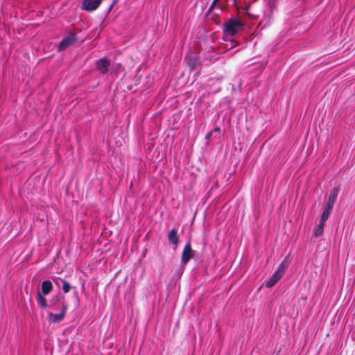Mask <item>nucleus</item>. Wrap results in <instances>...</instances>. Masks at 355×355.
<instances>
[{"instance_id":"nucleus-7","label":"nucleus","mask_w":355,"mask_h":355,"mask_svg":"<svg viewBox=\"0 0 355 355\" xmlns=\"http://www.w3.org/2000/svg\"><path fill=\"white\" fill-rule=\"evenodd\" d=\"M75 42V35L70 34L64 37L60 43L59 48L60 50L64 49L71 45Z\"/></svg>"},{"instance_id":"nucleus-14","label":"nucleus","mask_w":355,"mask_h":355,"mask_svg":"<svg viewBox=\"0 0 355 355\" xmlns=\"http://www.w3.org/2000/svg\"><path fill=\"white\" fill-rule=\"evenodd\" d=\"M60 301V297L58 295L54 296L49 302V304H48L47 308H53L57 305V304Z\"/></svg>"},{"instance_id":"nucleus-2","label":"nucleus","mask_w":355,"mask_h":355,"mask_svg":"<svg viewBox=\"0 0 355 355\" xmlns=\"http://www.w3.org/2000/svg\"><path fill=\"white\" fill-rule=\"evenodd\" d=\"M287 257L284 259V260L279 266L277 271L271 276V277L266 281L265 285L267 288L272 287L282 278L290 262V261L288 259L287 260Z\"/></svg>"},{"instance_id":"nucleus-13","label":"nucleus","mask_w":355,"mask_h":355,"mask_svg":"<svg viewBox=\"0 0 355 355\" xmlns=\"http://www.w3.org/2000/svg\"><path fill=\"white\" fill-rule=\"evenodd\" d=\"M331 210V209H328L327 207H325L324 210L322 214L320 221H321L322 223H325L329 216Z\"/></svg>"},{"instance_id":"nucleus-11","label":"nucleus","mask_w":355,"mask_h":355,"mask_svg":"<svg viewBox=\"0 0 355 355\" xmlns=\"http://www.w3.org/2000/svg\"><path fill=\"white\" fill-rule=\"evenodd\" d=\"M324 223H322L320 221V223L314 228V236L319 237L320 236L324 230Z\"/></svg>"},{"instance_id":"nucleus-10","label":"nucleus","mask_w":355,"mask_h":355,"mask_svg":"<svg viewBox=\"0 0 355 355\" xmlns=\"http://www.w3.org/2000/svg\"><path fill=\"white\" fill-rule=\"evenodd\" d=\"M168 241L175 245H177L179 242V239L177 234V231L174 229L171 230L168 234Z\"/></svg>"},{"instance_id":"nucleus-9","label":"nucleus","mask_w":355,"mask_h":355,"mask_svg":"<svg viewBox=\"0 0 355 355\" xmlns=\"http://www.w3.org/2000/svg\"><path fill=\"white\" fill-rule=\"evenodd\" d=\"M97 68L98 69L103 73H105L107 72L108 66L110 65L109 62L106 59H101L99 60L97 63Z\"/></svg>"},{"instance_id":"nucleus-15","label":"nucleus","mask_w":355,"mask_h":355,"mask_svg":"<svg viewBox=\"0 0 355 355\" xmlns=\"http://www.w3.org/2000/svg\"><path fill=\"white\" fill-rule=\"evenodd\" d=\"M250 8L249 6L246 8V13L248 15L251 16V14L250 13Z\"/></svg>"},{"instance_id":"nucleus-8","label":"nucleus","mask_w":355,"mask_h":355,"mask_svg":"<svg viewBox=\"0 0 355 355\" xmlns=\"http://www.w3.org/2000/svg\"><path fill=\"white\" fill-rule=\"evenodd\" d=\"M338 192V191L336 188H334V190L330 192L325 207H327L328 209H332L337 198Z\"/></svg>"},{"instance_id":"nucleus-6","label":"nucleus","mask_w":355,"mask_h":355,"mask_svg":"<svg viewBox=\"0 0 355 355\" xmlns=\"http://www.w3.org/2000/svg\"><path fill=\"white\" fill-rule=\"evenodd\" d=\"M101 0H85L83 2V8L88 11L96 10L100 5Z\"/></svg>"},{"instance_id":"nucleus-1","label":"nucleus","mask_w":355,"mask_h":355,"mask_svg":"<svg viewBox=\"0 0 355 355\" xmlns=\"http://www.w3.org/2000/svg\"><path fill=\"white\" fill-rule=\"evenodd\" d=\"M53 290V284L51 281L45 280L42 282L41 291L37 293L36 301L42 309H47L48 303L44 295L49 294Z\"/></svg>"},{"instance_id":"nucleus-12","label":"nucleus","mask_w":355,"mask_h":355,"mask_svg":"<svg viewBox=\"0 0 355 355\" xmlns=\"http://www.w3.org/2000/svg\"><path fill=\"white\" fill-rule=\"evenodd\" d=\"M58 280H60L62 282L63 285H62V288L63 291L65 293H67L68 292H69L70 288H71V285L65 280L61 279L60 278H58L57 280L55 281V283L56 284V285H58Z\"/></svg>"},{"instance_id":"nucleus-16","label":"nucleus","mask_w":355,"mask_h":355,"mask_svg":"<svg viewBox=\"0 0 355 355\" xmlns=\"http://www.w3.org/2000/svg\"><path fill=\"white\" fill-rule=\"evenodd\" d=\"M220 0H214L213 3H212V6H214V5H215Z\"/></svg>"},{"instance_id":"nucleus-4","label":"nucleus","mask_w":355,"mask_h":355,"mask_svg":"<svg viewBox=\"0 0 355 355\" xmlns=\"http://www.w3.org/2000/svg\"><path fill=\"white\" fill-rule=\"evenodd\" d=\"M62 309L60 313H53L51 312H48V320L49 322L53 323H58L61 322L66 314V312L67 311V306L64 304V302H62Z\"/></svg>"},{"instance_id":"nucleus-5","label":"nucleus","mask_w":355,"mask_h":355,"mask_svg":"<svg viewBox=\"0 0 355 355\" xmlns=\"http://www.w3.org/2000/svg\"><path fill=\"white\" fill-rule=\"evenodd\" d=\"M194 255V252L191 249V244L188 242L184 248L182 254V263L183 265H186L188 261L192 258Z\"/></svg>"},{"instance_id":"nucleus-3","label":"nucleus","mask_w":355,"mask_h":355,"mask_svg":"<svg viewBox=\"0 0 355 355\" xmlns=\"http://www.w3.org/2000/svg\"><path fill=\"white\" fill-rule=\"evenodd\" d=\"M242 24L237 19H230L225 24V31L230 35L236 34L242 28Z\"/></svg>"},{"instance_id":"nucleus-17","label":"nucleus","mask_w":355,"mask_h":355,"mask_svg":"<svg viewBox=\"0 0 355 355\" xmlns=\"http://www.w3.org/2000/svg\"><path fill=\"white\" fill-rule=\"evenodd\" d=\"M209 135H207V137H206V139H209Z\"/></svg>"}]
</instances>
